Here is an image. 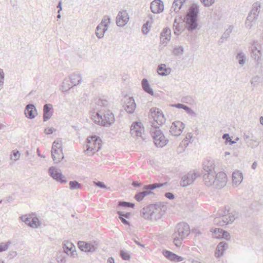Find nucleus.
<instances>
[{
    "label": "nucleus",
    "mask_w": 263,
    "mask_h": 263,
    "mask_svg": "<svg viewBox=\"0 0 263 263\" xmlns=\"http://www.w3.org/2000/svg\"><path fill=\"white\" fill-rule=\"evenodd\" d=\"M215 166L212 161L204 162L203 167L204 171L203 180L206 186L213 185L217 189H221L226 185L227 175L223 172L216 173Z\"/></svg>",
    "instance_id": "obj_1"
},
{
    "label": "nucleus",
    "mask_w": 263,
    "mask_h": 263,
    "mask_svg": "<svg viewBox=\"0 0 263 263\" xmlns=\"http://www.w3.org/2000/svg\"><path fill=\"white\" fill-rule=\"evenodd\" d=\"M167 206L162 203H156L144 207L141 211V216L145 219L158 220L165 213Z\"/></svg>",
    "instance_id": "obj_2"
},
{
    "label": "nucleus",
    "mask_w": 263,
    "mask_h": 263,
    "mask_svg": "<svg viewBox=\"0 0 263 263\" xmlns=\"http://www.w3.org/2000/svg\"><path fill=\"white\" fill-rule=\"evenodd\" d=\"M199 12V7L196 4H193L189 8L184 18L188 31H193L197 28Z\"/></svg>",
    "instance_id": "obj_3"
},
{
    "label": "nucleus",
    "mask_w": 263,
    "mask_h": 263,
    "mask_svg": "<svg viewBox=\"0 0 263 263\" xmlns=\"http://www.w3.org/2000/svg\"><path fill=\"white\" fill-rule=\"evenodd\" d=\"M190 228L189 225L185 222L178 223L172 235L173 242L177 247H180L182 241L186 238L190 234Z\"/></svg>",
    "instance_id": "obj_4"
},
{
    "label": "nucleus",
    "mask_w": 263,
    "mask_h": 263,
    "mask_svg": "<svg viewBox=\"0 0 263 263\" xmlns=\"http://www.w3.org/2000/svg\"><path fill=\"white\" fill-rule=\"evenodd\" d=\"M98 109L97 108V111L93 112L95 115L92 116V119L99 125L105 127L111 126L115 122L114 114L109 110L102 112Z\"/></svg>",
    "instance_id": "obj_5"
},
{
    "label": "nucleus",
    "mask_w": 263,
    "mask_h": 263,
    "mask_svg": "<svg viewBox=\"0 0 263 263\" xmlns=\"http://www.w3.org/2000/svg\"><path fill=\"white\" fill-rule=\"evenodd\" d=\"M151 126L150 133L154 139L155 145L157 147H163L167 144L168 139L164 136L163 133L160 128V126L155 125V123L151 124Z\"/></svg>",
    "instance_id": "obj_6"
},
{
    "label": "nucleus",
    "mask_w": 263,
    "mask_h": 263,
    "mask_svg": "<svg viewBox=\"0 0 263 263\" xmlns=\"http://www.w3.org/2000/svg\"><path fill=\"white\" fill-rule=\"evenodd\" d=\"M101 140L96 135L88 137L87 139V149L84 153L88 155H91L98 152L101 148Z\"/></svg>",
    "instance_id": "obj_7"
},
{
    "label": "nucleus",
    "mask_w": 263,
    "mask_h": 263,
    "mask_svg": "<svg viewBox=\"0 0 263 263\" xmlns=\"http://www.w3.org/2000/svg\"><path fill=\"white\" fill-rule=\"evenodd\" d=\"M81 81L80 74L73 73L68 79L64 80L62 86V89L64 92H67L70 88L79 84Z\"/></svg>",
    "instance_id": "obj_8"
},
{
    "label": "nucleus",
    "mask_w": 263,
    "mask_h": 263,
    "mask_svg": "<svg viewBox=\"0 0 263 263\" xmlns=\"http://www.w3.org/2000/svg\"><path fill=\"white\" fill-rule=\"evenodd\" d=\"M111 18L108 16H105L101 21V23L97 26L96 34L98 38L102 39L103 37L105 32L107 30L108 25L110 23Z\"/></svg>",
    "instance_id": "obj_9"
},
{
    "label": "nucleus",
    "mask_w": 263,
    "mask_h": 263,
    "mask_svg": "<svg viewBox=\"0 0 263 263\" xmlns=\"http://www.w3.org/2000/svg\"><path fill=\"white\" fill-rule=\"evenodd\" d=\"M144 128L143 124L141 122H134L130 127V134L133 137L141 138L144 140L145 138L143 136Z\"/></svg>",
    "instance_id": "obj_10"
},
{
    "label": "nucleus",
    "mask_w": 263,
    "mask_h": 263,
    "mask_svg": "<svg viewBox=\"0 0 263 263\" xmlns=\"http://www.w3.org/2000/svg\"><path fill=\"white\" fill-rule=\"evenodd\" d=\"M150 112L154 118V122H152V124L155 123V125H158V126H160L165 122L166 119L164 117V115L159 108L152 107L150 109Z\"/></svg>",
    "instance_id": "obj_11"
},
{
    "label": "nucleus",
    "mask_w": 263,
    "mask_h": 263,
    "mask_svg": "<svg viewBox=\"0 0 263 263\" xmlns=\"http://www.w3.org/2000/svg\"><path fill=\"white\" fill-rule=\"evenodd\" d=\"M48 174L54 180L61 183H66L67 182L64 175L62 173L61 170L57 168L54 166H51L48 169Z\"/></svg>",
    "instance_id": "obj_12"
},
{
    "label": "nucleus",
    "mask_w": 263,
    "mask_h": 263,
    "mask_svg": "<svg viewBox=\"0 0 263 263\" xmlns=\"http://www.w3.org/2000/svg\"><path fill=\"white\" fill-rule=\"evenodd\" d=\"M199 176V173L191 172L188 173L182 177L180 182L181 186L185 187L191 184Z\"/></svg>",
    "instance_id": "obj_13"
},
{
    "label": "nucleus",
    "mask_w": 263,
    "mask_h": 263,
    "mask_svg": "<svg viewBox=\"0 0 263 263\" xmlns=\"http://www.w3.org/2000/svg\"><path fill=\"white\" fill-rule=\"evenodd\" d=\"M184 128L185 125L184 123L180 121H176L172 124L170 130V134L174 136H179Z\"/></svg>",
    "instance_id": "obj_14"
},
{
    "label": "nucleus",
    "mask_w": 263,
    "mask_h": 263,
    "mask_svg": "<svg viewBox=\"0 0 263 263\" xmlns=\"http://www.w3.org/2000/svg\"><path fill=\"white\" fill-rule=\"evenodd\" d=\"M61 149H62L61 140L58 139L53 142L51 150L52 158L55 163H58L61 161V158H56L57 156H55V154H57L58 151L61 152L60 150Z\"/></svg>",
    "instance_id": "obj_15"
},
{
    "label": "nucleus",
    "mask_w": 263,
    "mask_h": 263,
    "mask_svg": "<svg viewBox=\"0 0 263 263\" xmlns=\"http://www.w3.org/2000/svg\"><path fill=\"white\" fill-rule=\"evenodd\" d=\"M63 248L66 255L73 257L77 255L76 247L72 243L68 241H64L63 243Z\"/></svg>",
    "instance_id": "obj_16"
},
{
    "label": "nucleus",
    "mask_w": 263,
    "mask_h": 263,
    "mask_svg": "<svg viewBox=\"0 0 263 263\" xmlns=\"http://www.w3.org/2000/svg\"><path fill=\"white\" fill-rule=\"evenodd\" d=\"M129 17L126 11H120L116 17V24L118 26H125L128 22Z\"/></svg>",
    "instance_id": "obj_17"
},
{
    "label": "nucleus",
    "mask_w": 263,
    "mask_h": 263,
    "mask_svg": "<svg viewBox=\"0 0 263 263\" xmlns=\"http://www.w3.org/2000/svg\"><path fill=\"white\" fill-rule=\"evenodd\" d=\"M151 10L154 13H160L164 10L163 3L161 0H154L151 3Z\"/></svg>",
    "instance_id": "obj_18"
},
{
    "label": "nucleus",
    "mask_w": 263,
    "mask_h": 263,
    "mask_svg": "<svg viewBox=\"0 0 263 263\" xmlns=\"http://www.w3.org/2000/svg\"><path fill=\"white\" fill-rule=\"evenodd\" d=\"M98 246V243L96 241H83V252L86 253H92L95 252Z\"/></svg>",
    "instance_id": "obj_19"
},
{
    "label": "nucleus",
    "mask_w": 263,
    "mask_h": 263,
    "mask_svg": "<svg viewBox=\"0 0 263 263\" xmlns=\"http://www.w3.org/2000/svg\"><path fill=\"white\" fill-rule=\"evenodd\" d=\"M26 117L30 119H34L37 115V110L33 104H28L25 109Z\"/></svg>",
    "instance_id": "obj_20"
},
{
    "label": "nucleus",
    "mask_w": 263,
    "mask_h": 263,
    "mask_svg": "<svg viewBox=\"0 0 263 263\" xmlns=\"http://www.w3.org/2000/svg\"><path fill=\"white\" fill-rule=\"evenodd\" d=\"M162 254L166 258L170 259L171 261L179 262L185 259L184 257L179 256L176 254H175L172 252L166 250H163Z\"/></svg>",
    "instance_id": "obj_21"
},
{
    "label": "nucleus",
    "mask_w": 263,
    "mask_h": 263,
    "mask_svg": "<svg viewBox=\"0 0 263 263\" xmlns=\"http://www.w3.org/2000/svg\"><path fill=\"white\" fill-rule=\"evenodd\" d=\"M53 106L51 104H45L43 108V120H48L53 115Z\"/></svg>",
    "instance_id": "obj_22"
},
{
    "label": "nucleus",
    "mask_w": 263,
    "mask_h": 263,
    "mask_svg": "<svg viewBox=\"0 0 263 263\" xmlns=\"http://www.w3.org/2000/svg\"><path fill=\"white\" fill-rule=\"evenodd\" d=\"M171 31L170 28H165L160 34L161 43L165 46L171 39Z\"/></svg>",
    "instance_id": "obj_23"
},
{
    "label": "nucleus",
    "mask_w": 263,
    "mask_h": 263,
    "mask_svg": "<svg viewBox=\"0 0 263 263\" xmlns=\"http://www.w3.org/2000/svg\"><path fill=\"white\" fill-rule=\"evenodd\" d=\"M243 138L247 145L252 148L257 147L259 144L260 142L253 136L250 137L249 135H244Z\"/></svg>",
    "instance_id": "obj_24"
},
{
    "label": "nucleus",
    "mask_w": 263,
    "mask_h": 263,
    "mask_svg": "<svg viewBox=\"0 0 263 263\" xmlns=\"http://www.w3.org/2000/svg\"><path fill=\"white\" fill-rule=\"evenodd\" d=\"M228 248V245L226 242L221 241L218 244L215 251V256L217 257H220L224 253L226 250Z\"/></svg>",
    "instance_id": "obj_25"
},
{
    "label": "nucleus",
    "mask_w": 263,
    "mask_h": 263,
    "mask_svg": "<svg viewBox=\"0 0 263 263\" xmlns=\"http://www.w3.org/2000/svg\"><path fill=\"white\" fill-rule=\"evenodd\" d=\"M252 57L258 63L260 60L261 57V51L260 46L259 45H253L251 48Z\"/></svg>",
    "instance_id": "obj_26"
},
{
    "label": "nucleus",
    "mask_w": 263,
    "mask_h": 263,
    "mask_svg": "<svg viewBox=\"0 0 263 263\" xmlns=\"http://www.w3.org/2000/svg\"><path fill=\"white\" fill-rule=\"evenodd\" d=\"M136 105L134 99L132 97H129L127 100V102L125 105L124 109L128 114H133L136 108Z\"/></svg>",
    "instance_id": "obj_27"
},
{
    "label": "nucleus",
    "mask_w": 263,
    "mask_h": 263,
    "mask_svg": "<svg viewBox=\"0 0 263 263\" xmlns=\"http://www.w3.org/2000/svg\"><path fill=\"white\" fill-rule=\"evenodd\" d=\"M214 233L216 235L217 234V235L216 236V237H220L226 240H230L231 238V235L230 233L222 229L216 228L214 230Z\"/></svg>",
    "instance_id": "obj_28"
},
{
    "label": "nucleus",
    "mask_w": 263,
    "mask_h": 263,
    "mask_svg": "<svg viewBox=\"0 0 263 263\" xmlns=\"http://www.w3.org/2000/svg\"><path fill=\"white\" fill-rule=\"evenodd\" d=\"M185 2V0H174L170 9L171 13L173 11L175 13L178 12Z\"/></svg>",
    "instance_id": "obj_29"
},
{
    "label": "nucleus",
    "mask_w": 263,
    "mask_h": 263,
    "mask_svg": "<svg viewBox=\"0 0 263 263\" xmlns=\"http://www.w3.org/2000/svg\"><path fill=\"white\" fill-rule=\"evenodd\" d=\"M171 68H167L164 64H161L157 68L158 73L161 76H166L170 74L171 72Z\"/></svg>",
    "instance_id": "obj_30"
},
{
    "label": "nucleus",
    "mask_w": 263,
    "mask_h": 263,
    "mask_svg": "<svg viewBox=\"0 0 263 263\" xmlns=\"http://www.w3.org/2000/svg\"><path fill=\"white\" fill-rule=\"evenodd\" d=\"M143 190V191L137 193L135 196V199L138 202L142 200V199L147 195L154 194L152 191H151L149 190Z\"/></svg>",
    "instance_id": "obj_31"
},
{
    "label": "nucleus",
    "mask_w": 263,
    "mask_h": 263,
    "mask_svg": "<svg viewBox=\"0 0 263 263\" xmlns=\"http://www.w3.org/2000/svg\"><path fill=\"white\" fill-rule=\"evenodd\" d=\"M142 86L144 91L147 93L153 96L154 95L153 89L151 87L148 80L146 79H143L142 81Z\"/></svg>",
    "instance_id": "obj_32"
},
{
    "label": "nucleus",
    "mask_w": 263,
    "mask_h": 263,
    "mask_svg": "<svg viewBox=\"0 0 263 263\" xmlns=\"http://www.w3.org/2000/svg\"><path fill=\"white\" fill-rule=\"evenodd\" d=\"M260 5L259 2H256L253 4L252 9L251 11V14L253 15V19L257 20L258 14L260 11Z\"/></svg>",
    "instance_id": "obj_33"
},
{
    "label": "nucleus",
    "mask_w": 263,
    "mask_h": 263,
    "mask_svg": "<svg viewBox=\"0 0 263 263\" xmlns=\"http://www.w3.org/2000/svg\"><path fill=\"white\" fill-rule=\"evenodd\" d=\"M167 184V182H164V183H155L153 184H149L147 185H145L143 187V189H146L149 190L151 191H152V190L161 187Z\"/></svg>",
    "instance_id": "obj_34"
},
{
    "label": "nucleus",
    "mask_w": 263,
    "mask_h": 263,
    "mask_svg": "<svg viewBox=\"0 0 263 263\" xmlns=\"http://www.w3.org/2000/svg\"><path fill=\"white\" fill-rule=\"evenodd\" d=\"M242 174L241 172L237 171L234 172L232 174L233 183L237 184H239L242 181Z\"/></svg>",
    "instance_id": "obj_35"
},
{
    "label": "nucleus",
    "mask_w": 263,
    "mask_h": 263,
    "mask_svg": "<svg viewBox=\"0 0 263 263\" xmlns=\"http://www.w3.org/2000/svg\"><path fill=\"white\" fill-rule=\"evenodd\" d=\"M21 157V153L17 149L13 150L10 154V160L14 163L20 159Z\"/></svg>",
    "instance_id": "obj_36"
},
{
    "label": "nucleus",
    "mask_w": 263,
    "mask_h": 263,
    "mask_svg": "<svg viewBox=\"0 0 263 263\" xmlns=\"http://www.w3.org/2000/svg\"><path fill=\"white\" fill-rule=\"evenodd\" d=\"M31 222L30 223V227L33 228H37L40 226V222L34 214L31 215Z\"/></svg>",
    "instance_id": "obj_37"
},
{
    "label": "nucleus",
    "mask_w": 263,
    "mask_h": 263,
    "mask_svg": "<svg viewBox=\"0 0 263 263\" xmlns=\"http://www.w3.org/2000/svg\"><path fill=\"white\" fill-rule=\"evenodd\" d=\"M94 103L99 107H106L108 106V101L105 99L101 98L96 99L95 100Z\"/></svg>",
    "instance_id": "obj_38"
},
{
    "label": "nucleus",
    "mask_w": 263,
    "mask_h": 263,
    "mask_svg": "<svg viewBox=\"0 0 263 263\" xmlns=\"http://www.w3.org/2000/svg\"><path fill=\"white\" fill-rule=\"evenodd\" d=\"M236 59L238 60L239 64L241 66H243L246 63L245 55L242 52H239L237 54Z\"/></svg>",
    "instance_id": "obj_39"
},
{
    "label": "nucleus",
    "mask_w": 263,
    "mask_h": 263,
    "mask_svg": "<svg viewBox=\"0 0 263 263\" xmlns=\"http://www.w3.org/2000/svg\"><path fill=\"white\" fill-rule=\"evenodd\" d=\"M219 216H221V225L222 226H226L229 224L228 218L226 216V212L224 211L222 213H219Z\"/></svg>",
    "instance_id": "obj_40"
},
{
    "label": "nucleus",
    "mask_w": 263,
    "mask_h": 263,
    "mask_svg": "<svg viewBox=\"0 0 263 263\" xmlns=\"http://www.w3.org/2000/svg\"><path fill=\"white\" fill-rule=\"evenodd\" d=\"M81 187L82 185L76 180L69 182V188L71 190L78 189Z\"/></svg>",
    "instance_id": "obj_41"
},
{
    "label": "nucleus",
    "mask_w": 263,
    "mask_h": 263,
    "mask_svg": "<svg viewBox=\"0 0 263 263\" xmlns=\"http://www.w3.org/2000/svg\"><path fill=\"white\" fill-rule=\"evenodd\" d=\"M233 29V26L232 25H230L229 27V28L225 31V32L222 34V35L221 37V40L227 39L229 37L230 33L232 32Z\"/></svg>",
    "instance_id": "obj_42"
},
{
    "label": "nucleus",
    "mask_w": 263,
    "mask_h": 263,
    "mask_svg": "<svg viewBox=\"0 0 263 263\" xmlns=\"http://www.w3.org/2000/svg\"><path fill=\"white\" fill-rule=\"evenodd\" d=\"M118 205L125 208H134L135 204L132 202L126 201H119L118 202Z\"/></svg>",
    "instance_id": "obj_43"
},
{
    "label": "nucleus",
    "mask_w": 263,
    "mask_h": 263,
    "mask_svg": "<svg viewBox=\"0 0 263 263\" xmlns=\"http://www.w3.org/2000/svg\"><path fill=\"white\" fill-rule=\"evenodd\" d=\"M222 138L225 140V142L230 145H232L236 142L235 140H232L230 138L229 134H224L222 136Z\"/></svg>",
    "instance_id": "obj_44"
},
{
    "label": "nucleus",
    "mask_w": 263,
    "mask_h": 263,
    "mask_svg": "<svg viewBox=\"0 0 263 263\" xmlns=\"http://www.w3.org/2000/svg\"><path fill=\"white\" fill-rule=\"evenodd\" d=\"M21 220L24 222L27 225L30 226V223L31 222V215H23L21 217Z\"/></svg>",
    "instance_id": "obj_45"
},
{
    "label": "nucleus",
    "mask_w": 263,
    "mask_h": 263,
    "mask_svg": "<svg viewBox=\"0 0 263 263\" xmlns=\"http://www.w3.org/2000/svg\"><path fill=\"white\" fill-rule=\"evenodd\" d=\"M184 48L182 46L176 47L173 49V53L175 55H179L183 53Z\"/></svg>",
    "instance_id": "obj_46"
},
{
    "label": "nucleus",
    "mask_w": 263,
    "mask_h": 263,
    "mask_svg": "<svg viewBox=\"0 0 263 263\" xmlns=\"http://www.w3.org/2000/svg\"><path fill=\"white\" fill-rule=\"evenodd\" d=\"M150 23L149 21H147V22L144 23L142 28V31L144 34H147L149 31L150 27L148 26V24Z\"/></svg>",
    "instance_id": "obj_47"
},
{
    "label": "nucleus",
    "mask_w": 263,
    "mask_h": 263,
    "mask_svg": "<svg viewBox=\"0 0 263 263\" xmlns=\"http://www.w3.org/2000/svg\"><path fill=\"white\" fill-rule=\"evenodd\" d=\"M121 257L125 260H129L130 258L129 254L124 250H121L120 253Z\"/></svg>",
    "instance_id": "obj_48"
},
{
    "label": "nucleus",
    "mask_w": 263,
    "mask_h": 263,
    "mask_svg": "<svg viewBox=\"0 0 263 263\" xmlns=\"http://www.w3.org/2000/svg\"><path fill=\"white\" fill-rule=\"evenodd\" d=\"M260 77L258 76H255L252 78L251 84L253 87L257 86L260 82Z\"/></svg>",
    "instance_id": "obj_49"
},
{
    "label": "nucleus",
    "mask_w": 263,
    "mask_h": 263,
    "mask_svg": "<svg viewBox=\"0 0 263 263\" xmlns=\"http://www.w3.org/2000/svg\"><path fill=\"white\" fill-rule=\"evenodd\" d=\"M117 213L119 216V218L120 219L121 222L125 225L129 226V222L126 220V219L123 217L122 212L118 211Z\"/></svg>",
    "instance_id": "obj_50"
},
{
    "label": "nucleus",
    "mask_w": 263,
    "mask_h": 263,
    "mask_svg": "<svg viewBox=\"0 0 263 263\" xmlns=\"http://www.w3.org/2000/svg\"><path fill=\"white\" fill-rule=\"evenodd\" d=\"M11 243L10 241H8L6 243L2 242L0 243V252L6 251L8 249L9 245Z\"/></svg>",
    "instance_id": "obj_51"
},
{
    "label": "nucleus",
    "mask_w": 263,
    "mask_h": 263,
    "mask_svg": "<svg viewBox=\"0 0 263 263\" xmlns=\"http://www.w3.org/2000/svg\"><path fill=\"white\" fill-rule=\"evenodd\" d=\"M182 27L180 25V23L177 25V26L173 27L175 34L176 35H179L180 33L181 30H182Z\"/></svg>",
    "instance_id": "obj_52"
},
{
    "label": "nucleus",
    "mask_w": 263,
    "mask_h": 263,
    "mask_svg": "<svg viewBox=\"0 0 263 263\" xmlns=\"http://www.w3.org/2000/svg\"><path fill=\"white\" fill-rule=\"evenodd\" d=\"M200 2L204 5L205 7H210L212 5L215 1L214 0H200Z\"/></svg>",
    "instance_id": "obj_53"
},
{
    "label": "nucleus",
    "mask_w": 263,
    "mask_h": 263,
    "mask_svg": "<svg viewBox=\"0 0 263 263\" xmlns=\"http://www.w3.org/2000/svg\"><path fill=\"white\" fill-rule=\"evenodd\" d=\"M93 183L101 189H106L107 187L104 183L101 181H93Z\"/></svg>",
    "instance_id": "obj_54"
},
{
    "label": "nucleus",
    "mask_w": 263,
    "mask_h": 263,
    "mask_svg": "<svg viewBox=\"0 0 263 263\" xmlns=\"http://www.w3.org/2000/svg\"><path fill=\"white\" fill-rule=\"evenodd\" d=\"M4 80V73L2 69H0V89L3 87Z\"/></svg>",
    "instance_id": "obj_55"
},
{
    "label": "nucleus",
    "mask_w": 263,
    "mask_h": 263,
    "mask_svg": "<svg viewBox=\"0 0 263 263\" xmlns=\"http://www.w3.org/2000/svg\"><path fill=\"white\" fill-rule=\"evenodd\" d=\"M55 129L53 127L46 128L44 130V133L47 135L52 134Z\"/></svg>",
    "instance_id": "obj_56"
},
{
    "label": "nucleus",
    "mask_w": 263,
    "mask_h": 263,
    "mask_svg": "<svg viewBox=\"0 0 263 263\" xmlns=\"http://www.w3.org/2000/svg\"><path fill=\"white\" fill-rule=\"evenodd\" d=\"M221 216H219V217H217L215 218V219H214V222L215 224H217L220 226H222V225H221Z\"/></svg>",
    "instance_id": "obj_57"
},
{
    "label": "nucleus",
    "mask_w": 263,
    "mask_h": 263,
    "mask_svg": "<svg viewBox=\"0 0 263 263\" xmlns=\"http://www.w3.org/2000/svg\"><path fill=\"white\" fill-rule=\"evenodd\" d=\"M183 109L189 114H192L194 113L193 110L189 106L185 105L183 107Z\"/></svg>",
    "instance_id": "obj_58"
},
{
    "label": "nucleus",
    "mask_w": 263,
    "mask_h": 263,
    "mask_svg": "<svg viewBox=\"0 0 263 263\" xmlns=\"http://www.w3.org/2000/svg\"><path fill=\"white\" fill-rule=\"evenodd\" d=\"M165 197L170 200H172L174 199L175 196L171 192H167L165 194Z\"/></svg>",
    "instance_id": "obj_59"
},
{
    "label": "nucleus",
    "mask_w": 263,
    "mask_h": 263,
    "mask_svg": "<svg viewBox=\"0 0 263 263\" xmlns=\"http://www.w3.org/2000/svg\"><path fill=\"white\" fill-rule=\"evenodd\" d=\"M228 221L229 223H232L235 219L236 217L234 214H230L229 215L228 217Z\"/></svg>",
    "instance_id": "obj_60"
},
{
    "label": "nucleus",
    "mask_w": 263,
    "mask_h": 263,
    "mask_svg": "<svg viewBox=\"0 0 263 263\" xmlns=\"http://www.w3.org/2000/svg\"><path fill=\"white\" fill-rule=\"evenodd\" d=\"M184 105L181 103H176V104H171V106L173 107H176L177 108H182L184 107Z\"/></svg>",
    "instance_id": "obj_61"
},
{
    "label": "nucleus",
    "mask_w": 263,
    "mask_h": 263,
    "mask_svg": "<svg viewBox=\"0 0 263 263\" xmlns=\"http://www.w3.org/2000/svg\"><path fill=\"white\" fill-rule=\"evenodd\" d=\"M60 150L61 151V152L58 151L57 154H55V156H57L56 158H61V160H62L63 159H64V155H63V154L62 152V149H61Z\"/></svg>",
    "instance_id": "obj_62"
},
{
    "label": "nucleus",
    "mask_w": 263,
    "mask_h": 263,
    "mask_svg": "<svg viewBox=\"0 0 263 263\" xmlns=\"http://www.w3.org/2000/svg\"><path fill=\"white\" fill-rule=\"evenodd\" d=\"M183 99L186 103H191L194 102V100L191 96H186L184 97Z\"/></svg>",
    "instance_id": "obj_63"
},
{
    "label": "nucleus",
    "mask_w": 263,
    "mask_h": 263,
    "mask_svg": "<svg viewBox=\"0 0 263 263\" xmlns=\"http://www.w3.org/2000/svg\"><path fill=\"white\" fill-rule=\"evenodd\" d=\"M256 20H254L253 19V15L251 14V13L249 14V15L247 17V21H250L251 23L254 22V21H255Z\"/></svg>",
    "instance_id": "obj_64"
}]
</instances>
